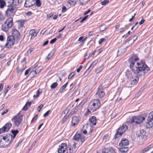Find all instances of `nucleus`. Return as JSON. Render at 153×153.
Segmentation results:
<instances>
[{
    "mask_svg": "<svg viewBox=\"0 0 153 153\" xmlns=\"http://www.w3.org/2000/svg\"><path fill=\"white\" fill-rule=\"evenodd\" d=\"M34 4H35L34 0H26L24 6L26 7H29Z\"/></svg>",
    "mask_w": 153,
    "mask_h": 153,
    "instance_id": "obj_16",
    "label": "nucleus"
},
{
    "mask_svg": "<svg viewBox=\"0 0 153 153\" xmlns=\"http://www.w3.org/2000/svg\"><path fill=\"white\" fill-rule=\"evenodd\" d=\"M98 62L97 60H95L90 65V66L87 69V71H89L90 70V71L93 68V66L95 65Z\"/></svg>",
    "mask_w": 153,
    "mask_h": 153,
    "instance_id": "obj_28",
    "label": "nucleus"
},
{
    "mask_svg": "<svg viewBox=\"0 0 153 153\" xmlns=\"http://www.w3.org/2000/svg\"><path fill=\"white\" fill-rule=\"evenodd\" d=\"M5 4L4 1L3 0H0V8H2Z\"/></svg>",
    "mask_w": 153,
    "mask_h": 153,
    "instance_id": "obj_39",
    "label": "nucleus"
},
{
    "mask_svg": "<svg viewBox=\"0 0 153 153\" xmlns=\"http://www.w3.org/2000/svg\"><path fill=\"white\" fill-rule=\"evenodd\" d=\"M145 20L144 19H142L139 22V24L140 25L142 24L145 22Z\"/></svg>",
    "mask_w": 153,
    "mask_h": 153,
    "instance_id": "obj_57",
    "label": "nucleus"
},
{
    "mask_svg": "<svg viewBox=\"0 0 153 153\" xmlns=\"http://www.w3.org/2000/svg\"><path fill=\"white\" fill-rule=\"evenodd\" d=\"M3 85L2 83H0V91L3 89Z\"/></svg>",
    "mask_w": 153,
    "mask_h": 153,
    "instance_id": "obj_60",
    "label": "nucleus"
},
{
    "mask_svg": "<svg viewBox=\"0 0 153 153\" xmlns=\"http://www.w3.org/2000/svg\"><path fill=\"white\" fill-rule=\"evenodd\" d=\"M90 122L94 125H95L96 123V119L95 116H91L89 118Z\"/></svg>",
    "mask_w": 153,
    "mask_h": 153,
    "instance_id": "obj_22",
    "label": "nucleus"
},
{
    "mask_svg": "<svg viewBox=\"0 0 153 153\" xmlns=\"http://www.w3.org/2000/svg\"><path fill=\"white\" fill-rule=\"evenodd\" d=\"M139 134L138 133V136L141 137L142 139H146L147 137L146 132L144 130H140L139 131Z\"/></svg>",
    "mask_w": 153,
    "mask_h": 153,
    "instance_id": "obj_17",
    "label": "nucleus"
},
{
    "mask_svg": "<svg viewBox=\"0 0 153 153\" xmlns=\"http://www.w3.org/2000/svg\"><path fill=\"white\" fill-rule=\"evenodd\" d=\"M109 2V1L108 0H105L102 3V5H104L106 4Z\"/></svg>",
    "mask_w": 153,
    "mask_h": 153,
    "instance_id": "obj_50",
    "label": "nucleus"
},
{
    "mask_svg": "<svg viewBox=\"0 0 153 153\" xmlns=\"http://www.w3.org/2000/svg\"><path fill=\"white\" fill-rule=\"evenodd\" d=\"M35 1V4H36V6L38 7L41 6V3L39 0H34Z\"/></svg>",
    "mask_w": 153,
    "mask_h": 153,
    "instance_id": "obj_35",
    "label": "nucleus"
},
{
    "mask_svg": "<svg viewBox=\"0 0 153 153\" xmlns=\"http://www.w3.org/2000/svg\"><path fill=\"white\" fill-rule=\"evenodd\" d=\"M90 54L89 53H86L84 57L85 58V59H87L89 57Z\"/></svg>",
    "mask_w": 153,
    "mask_h": 153,
    "instance_id": "obj_55",
    "label": "nucleus"
},
{
    "mask_svg": "<svg viewBox=\"0 0 153 153\" xmlns=\"http://www.w3.org/2000/svg\"><path fill=\"white\" fill-rule=\"evenodd\" d=\"M31 69V68H29L28 69L26 70L25 72L24 75L25 76L27 75L28 74L30 71Z\"/></svg>",
    "mask_w": 153,
    "mask_h": 153,
    "instance_id": "obj_47",
    "label": "nucleus"
},
{
    "mask_svg": "<svg viewBox=\"0 0 153 153\" xmlns=\"http://www.w3.org/2000/svg\"><path fill=\"white\" fill-rule=\"evenodd\" d=\"M15 42L14 37L12 36H9L7 38L4 47L6 48H10L13 45Z\"/></svg>",
    "mask_w": 153,
    "mask_h": 153,
    "instance_id": "obj_7",
    "label": "nucleus"
},
{
    "mask_svg": "<svg viewBox=\"0 0 153 153\" xmlns=\"http://www.w3.org/2000/svg\"><path fill=\"white\" fill-rule=\"evenodd\" d=\"M46 29L45 28L43 29L41 31V34H44V33L46 31Z\"/></svg>",
    "mask_w": 153,
    "mask_h": 153,
    "instance_id": "obj_63",
    "label": "nucleus"
},
{
    "mask_svg": "<svg viewBox=\"0 0 153 153\" xmlns=\"http://www.w3.org/2000/svg\"><path fill=\"white\" fill-rule=\"evenodd\" d=\"M42 91L41 90L38 89L36 93V94L33 96L34 98H37L38 97L39 95L41 94Z\"/></svg>",
    "mask_w": 153,
    "mask_h": 153,
    "instance_id": "obj_31",
    "label": "nucleus"
},
{
    "mask_svg": "<svg viewBox=\"0 0 153 153\" xmlns=\"http://www.w3.org/2000/svg\"><path fill=\"white\" fill-rule=\"evenodd\" d=\"M68 84V82H67L59 90V92L60 93H62V92L63 91L64 89H65V88H66Z\"/></svg>",
    "mask_w": 153,
    "mask_h": 153,
    "instance_id": "obj_38",
    "label": "nucleus"
},
{
    "mask_svg": "<svg viewBox=\"0 0 153 153\" xmlns=\"http://www.w3.org/2000/svg\"><path fill=\"white\" fill-rule=\"evenodd\" d=\"M53 13H48L47 15V19H49L51 17L53 16Z\"/></svg>",
    "mask_w": 153,
    "mask_h": 153,
    "instance_id": "obj_46",
    "label": "nucleus"
},
{
    "mask_svg": "<svg viewBox=\"0 0 153 153\" xmlns=\"http://www.w3.org/2000/svg\"><path fill=\"white\" fill-rule=\"evenodd\" d=\"M22 120V116L20 115V113H18L17 115L14 116L11 120L13 122L14 125L16 127L19 126L20 125Z\"/></svg>",
    "mask_w": 153,
    "mask_h": 153,
    "instance_id": "obj_6",
    "label": "nucleus"
},
{
    "mask_svg": "<svg viewBox=\"0 0 153 153\" xmlns=\"http://www.w3.org/2000/svg\"><path fill=\"white\" fill-rule=\"evenodd\" d=\"M146 123V125L147 128H150L153 126V111L149 114Z\"/></svg>",
    "mask_w": 153,
    "mask_h": 153,
    "instance_id": "obj_9",
    "label": "nucleus"
},
{
    "mask_svg": "<svg viewBox=\"0 0 153 153\" xmlns=\"http://www.w3.org/2000/svg\"><path fill=\"white\" fill-rule=\"evenodd\" d=\"M151 148H152L151 146L149 145V146H148L147 147H146L143 150H142L140 151V153H144L147 151L148 150H149V149H150Z\"/></svg>",
    "mask_w": 153,
    "mask_h": 153,
    "instance_id": "obj_33",
    "label": "nucleus"
},
{
    "mask_svg": "<svg viewBox=\"0 0 153 153\" xmlns=\"http://www.w3.org/2000/svg\"><path fill=\"white\" fill-rule=\"evenodd\" d=\"M21 3V0H13V5L16 7V6H18Z\"/></svg>",
    "mask_w": 153,
    "mask_h": 153,
    "instance_id": "obj_27",
    "label": "nucleus"
},
{
    "mask_svg": "<svg viewBox=\"0 0 153 153\" xmlns=\"http://www.w3.org/2000/svg\"><path fill=\"white\" fill-rule=\"evenodd\" d=\"M13 23V19L12 18H9L2 25V30L5 32L7 31L9 28L12 26Z\"/></svg>",
    "mask_w": 153,
    "mask_h": 153,
    "instance_id": "obj_5",
    "label": "nucleus"
},
{
    "mask_svg": "<svg viewBox=\"0 0 153 153\" xmlns=\"http://www.w3.org/2000/svg\"><path fill=\"white\" fill-rule=\"evenodd\" d=\"M31 104V102H27L25 105L23 107V110L25 111H26Z\"/></svg>",
    "mask_w": 153,
    "mask_h": 153,
    "instance_id": "obj_30",
    "label": "nucleus"
},
{
    "mask_svg": "<svg viewBox=\"0 0 153 153\" xmlns=\"http://www.w3.org/2000/svg\"><path fill=\"white\" fill-rule=\"evenodd\" d=\"M8 7L6 11V14L7 16H9L16 12V7L13 6L8 5Z\"/></svg>",
    "mask_w": 153,
    "mask_h": 153,
    "instance_id": "obj_11",
    "label": "nucleus"
},
{
    "mask_svg": "<svg viewBox=\"0 0 153 153\" xmlns=\"http://www.w3.org/2000/svg\"><path fill=\"white\" fill-rule=\"evenodd\" d=\"M128 127L126 125H123L117 130L114 136V138L116 139L122 135V134L127 130Z\"/></svg>",
    "mask_w": 153,
    "mask_h": 153,
    "instance_id": "obj_8",
    "label": "nucleus"
},
{
    "mask_svg": "<svg viewBox=\"0 0 153 153\" xmlns=\"http://www.w3.org/2000/svg\"><path fill=\"white\" fill-rule=\"evenodd\" d=\"M50 111V110H49L48 111H47L45 114H44L43 117H45L48 116L49 114Z\"/></svg>",
    "mask_w": 153,
    "mask_h": 153,
    "instance_id": "obj_52",
    "label": "nucleus"
},
{
    "mask_svg": "<svg viewBox=\"0 0 153 153\" xmlns=\"http://www.w3.org/2000/svg\"><path fill=\"white\" fill-rule=\"evenodd\" d=\"M38 33L36 32L35 29L31 30L30 31V34L31 36V39H32L36 37Z\"/></svg>",
    "mask_w": 153,
    "mask_h": 153,
    "instance_id": "obj_21",
    "label": "nucleus"
},
{
    "mask_svg": "<svg viewBox=\"0 0 153 153\" xmlns=\"http://www.w3.org/2000/svg\"><path fill=\"white\" fill-rule=\"evenodd\" d=\"M92 130L91 126L88 124H86L83 126L82 131L84 134H88V135L90 134L91 133Z\"/></svg>",
    "mask_w": 153,
    "mask_h": 153,
    "instance_id": "obj_12",
    "label": "nucleus"
},
{
    "mask_svg": "<svg viewBox=\"0 0 153 153\" xmlns=\"http://www.w3.org/2000/svg\"><path fill=\"white\" fill-rule=\"evenodd\" d=\"M79 119L76 117H74L72 118L71 123L73 126H75L79 122Z\"/></svg>",
    "mask_w": 153,
    "mask_h": 153,
    "instance_id": "obj_23",
    "label": "nucleus"
},
{
    "mask_svg": "<svg viewBox=\"0 0 153 153\" xmlns=\"http://www.w3.org/2000/svg\"><path fill=\"white\" fill-rule=\"evenodd\" d=\"M105 93L103 91V86H100L98 89L97 91L96 94V97H98L100 98H102L104 97Z\"/></svg>",
    "mask_w": 153,
    "mask_h": 153,
    "instance_id": "obj_13",
    "label": "nucleus"
},
{
    "mask_svg": "<svg viewBox=\"0 0 153 153\" xmlns=\"http://www.w3.org/2000/svg\"><path fill=\"white\" fill-rule=\"evenodd\" d=\"M54 53V50H52L50 53L48 54V55L46 57V59H47L49 60L51 57L53 55Z\"/></svg>",
    "mask_w": 153,
    "mask_h": 153,
    "instance_id": "obj_29",
    "label": "nucleus"
},
{
    "mask_svg": "<svg viewBox=\"0 0 153 153\" xmlns=\"http://www.w3.org/2000/svg\"><path fill=\"white\" fill-rule=\"evenodd\" d=\"M43 105L42 104L41 105L39 106L37 108V110L39 112L41 111V109L43 107Z\"/></svg>",
    "mask_w": 153,
    "mask_h": 153,
    "instance_id": "obj_53",
    "label": "nucleus"
},
{
    "mask_svg": "<svg viewBox=\"0 0 153 153\" xmlns=\"http://www.w3.org/2000/svg\"><path fill=\"white\" fill-rule=\"evenodd\" d=\"M56 40V38H55L52 39L50 42V44H53L55 42Z\"/></svg>",
    "mask_w": 153,
    "mask_h": 153,
    "instance_id": "obj_56",
    "label": "nucleus"
},
{
    "mask_svg": "<svg viewBox=\"0 0 153 153\" xmlns=\"http://www.w3.org/2000/svg\"><path fill=\"white\" fill-rule=\"evenodd\" d=\"M4 20V16L1 13H0V23Z\"/></svg>",
    "mask_w": 153,
    "mask_h": 153,
    "instance_id": "obj_45",
    "label": "nucleus"
},
{
    "mask_svg": "<svg viewBox=\"0 0 153 153\" xmlns=\"http://www.w3.org/2000/svg\"><path fill=\"white\" fill-rule=\"evenodd\" d=\"M100 30L101 31H103L106 29V27L105 25H101L100 27Z\"/></svg>",
    "mask_w": 153,
    "mask_h": 153,
    "instance_id": "obj_40",
    "label": "nucleus"
},
{
    "mask_svg": "<svg viewBox=\"0 0 153 153\" xmlns=\"http://www.w3.org/2000/svg\"><path fill=\"white\" fill-rule=\"evenodd\" d=\"M137 38V36H134L133 37V42H134Z\"/></svg>",
    "mask_w": 153,
    "mask_h": 153,
    "instance_id": "obj_64",
    "label": "nucleus"
},
{
    "mask_svg": "<svg viewBox=\"0 0 153 153\" xmlns=\"http://www.w3.org/2000/svg\"><path fill=\"white\" fill-rule=\"evenodd\" d=\"M7 2L9 6H12L13 3V0H7Z\"/></svg>",
    "mask_w": 153,
    "mask_h": 153,
    "instance_id": "obj_42",
    "label": "nucleus"
},
{
    "mask_svg": "<svg viewBox=\"0 0 153 153\" xmlns=\"http://www.w3.org/2000/svg\"><path fill=\"white\" fill-rule=\"evenodd\" d=\"M74 140L82 143L86 140L85 137L81 134H76L74 137Z\"/></svg>",
    "mask_w": 153,
    "mask_h": 153,
    "instance_id": "obj_10",
    "label": "nucleus"
},
{
    "mask_svg": "<svg viewBox=\"0 0 153 153\" xmlns=\"http://www.w3.org/2000/svg\"><path fill=\"white\" fill-rule=\"evenodd\" d=\"M138 80L139 78L138 76H134V77L133 76L132 78H131L130 80L131 85H134L138 81Z\"/></svg>",
    "mask_w": 153,
    "mask_h": 153,
    "instance_id": "obj_24",
    "label": "nucleus"
},
{
    "mask_svg": "<svg viewBox=\"0 0 153 153\" xmlns=\"http://www.w3.org/2000/svg\"><path fill=\"white\" fill-rule=\"evenodd\" d=\"M130 68L134 73L139 76H143L150 70L144 61H139L137 57L132 58Z\"/></svg>",
    "mask_w": 153,
    "mask_h": 153,
    "instance_id": "obj_1",
    "label": "nucleus"
},
{
    "mask_svg": "<svg viewBox=\"0 0 153 153\" xmlns=\"http://www.w3.org/2000/svg\"><path fill=\"white\" fill-rule=\"evenodd\" d=\"M105 39L104 38H101L100 39L98 43L99 44H102L103 42L105 41Z\"/></svg>",
    "mask_w": 153,
    "mask_h": 153,
    "instance_id": "obj_49",
    "label": "nucleus"
},
{
    "mask_svg": "<svg viewBox=\"0 0 153 153\" xmlns=\"http://www.w3.org/2000/svg\"><path fill=\"white\" fill-rule=\"evenodd\" d=\"M13 36L16 38H19L20 37V34L16 29H14L12 31Z\"/></svg>",
    "mask_w": 153,
    "mask_h": 153,
    "instance_id": "obj_20",
    "label": "nucleus"
},
{
    "mask_svg": "<svg viewBox=\"0 0 153 153\" xmlns=\"http://www.w3.org/2000/svg\"><path fill=\"white\" fill-rule=\"evenodd\" d=\"M69 3L71 5H73L75 4L76 2L75 0H70L68 1Z\"/></svg>",
    "mask_w": 153,
    "mask_h": 153,
    "instance_id": "obj_43",
    "label": "nucleus"
},
{
    "mask_svg": "<svg viewBox=\"0 0 153 153\" xmlns=\"http://www.w3.org/2000/svg\"><path fill=\"white\" fill-rule=\"evenodd\" d=\"M84 104V102L82 101L77 106H76L74 109L77 111L79 110L82 107L83 105Z\"/></svg>",
    "mask_w": 153,
    "mask_h": 153,
    "instance_id": "obj_25",
    "label": "nucleus"
},
{
    "mask_svg": "<svg viewBox=\"0 0 153 153\" xmlns=\"http://www.w3.org/2000/svg\"><path fill=\"white\" fill-rule=\"evenodd\" d=\"M19 131L17 130H12V133L13 134V136H12V139L13 140L14 139L16 135L18 133Z\"/></svg>",
    "mask_w": 153,
    "mask_h": 153,
    "instance_id": "obj_36",
    "label": "nucleus"
},
{
    "mask_svg": "<svg viewBox=\"0 0 153 153\" xmlns=\"http://www.w3.org/2000/svg\"><path fill=\"white\" fill-rule=\"evenodd\" d=\"M128 148L127 147L121 148L119 149L120 151L122 152H126L128 150Z\"/></svg>",
    "mask_w": 153,
    "mask_h": 153,
    "instance_id": "obj_34",
    "label": "nucleus"
},
{
    "mask_svg": "<svg viewBox=\"0 0 153 153\" xmlns=\"http://www.w3.org/2000/svg\"><path fill=\"white\" fill-rule=\"evenodd\" d=\"M104 67V65L102 64L101 66L98 67L95 70V73L98 74L100 72L103 68Z\"/></svg>",
    "mask_w": 153,
    "mask_h": 153,
    "instance_id": "obj_26",
    "label": "nucleus"
},
{
    "mask_svg": "<svg viewBox=\"0 0 153 153\" xmlns=\"http://www.w3.org/2000/svg\"><path fill=\"white\" fill-rule=\"evenodd\" d=\"M91 11V10L90 9H88L87 11H86L85 12V13L84 14V15H85L89 13Z\"/></svg>",
    "mask_w": 153,
    "mask_h": 153,
    "instance_id": "obj_62",
    "label": "nucleus"
},
{
    "mask_svg": "<svg viewBox=\"0 0 153 153\" xmlns=\"http://www.w3.org/2000/svg\"><path fill=\"white\" fill-rule=\"evenodd\" d=\"M57 83L56 82L53 83L52 84L51 86V89H53L55 88L57 85Z\"/></svg>",
    "mask_w": 153,
    "mask_h": 153,
    "instance_id": "obj_41",
    "label": "nucleus"
},
{
    "mask_svg": "<svg viewBox=\"0 0 153 153\" xmlns=\"http://www.w3.org/2000/svg\"><path fill=\"white\" fill-rule=\"evenodd\" d=\"M33 51V48H31L27 51V52L28 53H30Z\"/></svg>",
    "mask_w": 153,
    "mask_h": 153,
    "instance_id": "obj_61",
    "label": "nucleus"
},
{
    "mask_svg": "<svg viewBox=\"0 0 153 153\" xmlns=\"http://www.w3.org/2000/svg\"><path fill=\"white\" fill-rule=\"evenodd\" d=\"M88 16H84L83 18V19L80 21V23H82V22H84V21H85L87 18V17H88Z\"/></svg>",
    "mask_w": 153,
    "mask_h": 153,
    "instance_id": "obj_51",
    "label": "nucleus"
},
{
    "mask_svg": "<svg viewBox=\"0 0 153 153\" xmlns=\"http://www.w3.org/2000/svg\"><path fill=\"white\" fill-rule=\"evenodd\" d=\"M102 153H115L114 149L111 147L107 148H105Z\"/></svg>",
    "mask_w": 153,
    "mask_h": 153,
    "instance_id": "obj_18",
    "label": "nucleus"
},
{
    "mask_svg": "<svg viewBox=\"0 0 153 153\" xmlns=\"http://www.w3.org/2000/svg\"><path fill=\"white\" fill-rule=\"evenodd\" d=\"M129 144V142L128 140L126 139H123L121 142L119 143V145L120 146H127Z\"/></svg>",
    "mask_w": 153,
    "mask_h": 153,
    "instance_id": "obj_19",
    "label": "nucleus"
},
{
    "mask_svg": "<svg viewBox=\"0 0 153 153\" xmlns=\"http://www.w3.org/2000/svg\"><path fill=\"white\" fill-rule=\"evenodd\" d=\"M69 110H70V108H69V107L66 108H65V110L62 112V115H64L65 117L66 116V115L68 112Z\"/></svg>",
    "mask_w": 153,
    "mask_h": 153,
    "instance_id": "obj_37",
    "label": "nucleus"
},
{
    "mask_svg": "<svg viewBox=\"0 0 153 153\" xmlns=\"http://www.w3.org/2000/svg\"><path fill=\"white\" fill-rule=\"evenodd\" d=\"M67 148V145L65 143H63L59 146V148L58 150V153H64Z\"/></svg>",
    "mask_w": 153,
    "mask_h": 153,
    "instance_id": "obj_15",
    "label": "nucleus"
},
{
    "mask_svg": "<svg viewBox=\"0 0 153 153\" xmlns=\"http://www.w3.org/2000/svg\"><path fill=\"white\" fill-rule=\"evenodd\" d=\"M43 67L42 66H40L35 71H32V73L38 74L42 70Z\"/></svg>",
    "mask_w": 153,
    "mask_h": 153,
    "instance_id": "obj_32",
    "label": "nucleus"
},
{
    "mask_svg": "<svg viewBox=\"0 0 153 153\" xmlns=\"http://www.w3.org/2000/svg\"><path fill=\"white\" fill-rule=\"evenodd\" d=\"M12 126L10 123H6L2 128L0 129V134L8 131Z\"/></svg>",
    "mask_w": 153,
    "mask_h": 153,
    "instance_id": "obj_14",
    "label": "nucleus"
},
{
    "mask_svg": "<svg viewBox=\"0 0 153 153\" xmlns=\"http://www.w3.org/2000/svg\"><path fill=\"white\" fill-rule=\"evenodd\" d=\"M147 116V114L145 113L137 116H133L132 119L130 120L129 123L133 124H139L143 122Z\"/></svg>",
    "mask_w": 153,
    "mask_h": 153,
    "instance_id": "obj_4",
    "label": "nucleus"
},
{
    "mask_svg": "<svg viewBox=\"0 0 153 153\" xmlns=\"http://www.w3.org/2000/svg\"><path fill=\"white\" fill-rule=\"evenodd\" d=\"M66 7L65 6H63L62 7V12H65L66 11Z\"/></svg>",
    "mask_w": 153,
    "mask_h": 153,
    "instance_id": "obj_59",
    "label": "nucleus"
},
{
    "mask_svg": "<svg viewBox=\"0 0 153 153\" xmlns=\"http://www.w3.org/2000/svg\"><path fill=\"white\" fill-rule=\"evenodd\" d=\"M82 65H80L79 68H78L77 69V72H79L80 71L81 69L82 68Z\"/></svg>",
    "mask_w": 153,
    "mask_h": 153,
    "instance_id": "obj_58",
    "label": "nucleus"
},
{
    "mask_svg": "<svg viewBox=\"0 0 153 153\" xmlns=\"http://www.w3.org/2000/svg\"><path fill=\"white\" fill-rule=\"evenodd\" d=\"M74 75V72H72L69 76L68 77V79H70Z\"/></svg>",
    "mask_w": 153,
    "mask_h": 153,
    "instance_id": "obj_48",
    "label": "nucleus"
},
{
    "mask_svg": "<svg viewBox=\"0 0 153 153\" xmlns=\"http://www.w3.org/2000/svg\"><path fill=\"white\" fill-rule=\"evenodd\" d=\"M100 105V102L98 100H92L89 104L87 114L89 115L91 113V111L93 112L99 109Z\"/></svg>",
    "mask_w": 153,
    "mask_h": 153,
    "instance_id": "obj_3",
    "label": "nucleus"
},
{
    "mask_svg": "<svg viewBox=\"0 0 153 153\" xmlns=\"http://www.w3.org/2000/svg\"><path fill=\"white\" fill-rule=\"evenodd\" d=\"M76 111L74 109V110L70 112L68 115V117H69L73 114L75 113L76 112Z\"/></svg>",
    "mask_w": 153,
    "mask_h": 153,
    "instance_id": "obj_44",
    "label": "nucleus"
},
{
    "mask_svg": "<svg viewBox=\"0 0 153 153\" xmlns=\"http://www.w3.org/2000/svg\"><path fill=\"white\" fill-rule=\"evenodd\" d=\"M13 140L12 135L10 134L0 136V147L5 148L9 146Z\"/></svg>",
    "mask_w": 153,
    "mask_h": 153,
    "instance_id": "obj_2",
    "label": "nucleus"
},
{
    "mask_svg": "<svg viewBox=\"0 0 153 153\" xmlns=\"http://www.w3.org/2000/svg\"><path fill=\"white\" fill-rule=\"evenodd\" d=\"M76 144L74 143L73 145V146H71V149H72V150H75L76 148Z\"/></svg>",
    "mask_w": 153,
    "mask_h": 153,
    "instance_id": "obj_54",
    "label": "nucleus"
}]
</instances>
